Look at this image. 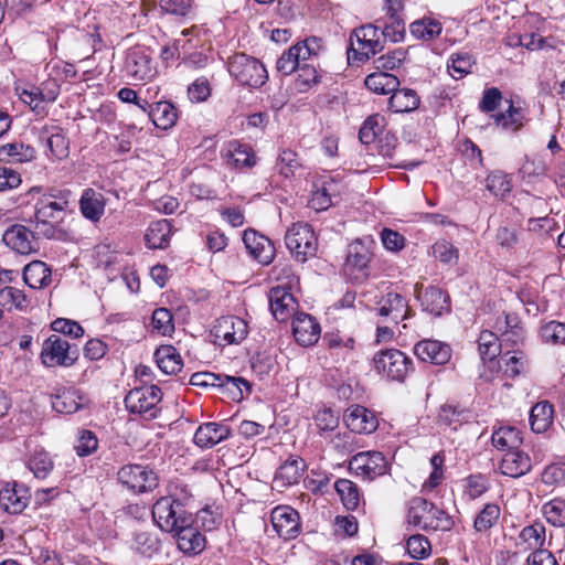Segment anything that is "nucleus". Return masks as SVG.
<instances>
[{
	"mask_svg": "<svg viewBox=\"0 0 565 565\" xmlns=\"http://www.w3.org/2000/svg\"><path fill=\"white\" fill-rule=\"evenodd\" d=\"M152 327L160 334L167 335L174 330L171 312L166 308H158L152 313Z\"/></svg>",
	"mask_w": 565,
	"mask_h": 565,
	"instance_id": "nucleus-64",
	"label": "nucleus"
},
{
	"mask_svg": "<svg viewBox=\"0 0 565 565\" xmlns=\"http://www.w3.org/2000/svg\"><path fill=\"white\" fill-rule=\"evenodd\" d=\"M407 525L423 531H450L455 521L450 514L426 499L416 497L409 501Z\"/></svg>",
	"mask_w": 565,
	"mask_h": 565,
	"instance_id": "nucleus-1",
	"label": "nucleus"
},
{
	"mask_svg": "<svg viewBox=\"0 0 565 565\" xmlns=\"http://www.w3.org/2000/svg\"><path fill=\"white\" fill-rule=\"evenodd\" d=\"M149 116L156 127L167 130L175 125L178 111L170 102H158L151 106Z\"/></svg>",
	"mask_w": 565,
	"mask_h": 565,
	"instance_id": "nucleus-38",
	"label": "nucleus"
},
{
	"mask_svg": "<svg viewBox=\"0 0 565 565\" xmlns=\"http://www.w3.org/2000/svg\"><path fill=\"white\" fill-rule=\"evenodd\" d=\"M124 72L132 82H149L156 77L157 67L145 51L132 49L126 55Z\"/></svg>",
	"mask_w": 565,
	"mask_h": 565,
	"instance_id": "nucleus-11",
	"label": "nucleus"
},
{
	"mask_svg": "<svg viewBox=\"0 0 565 565\" xmlns=\"http://www.w3.org/2000/svg\"><path fill=\"white\" fill-rule=\"evenodd\" d=\"M52 407L62 414H74L89 404L88 397L77 388L60 391L51 401Z\"/></svg>",
	"mask_w": 565,
	"mask_h": 565,
	"instance_id": "nucleus-22",
	"label": "nucleus"
},
{
	"mask_svg": "<svg viewBox=\"0 0 565 565\" xmlns=\"http://www.w3.org/2000/svg\"><path fill=\"white\" fill-rule=\"evenodd\" d=\"M180 551L184 554H199L204 550L205 539L192 526V518L188 516L183 524H180L173 532Z\"/></svg>",
	"mask_w": 565,
	"mask_h": 565,
	"instance_id": "nucleus-16",
	"label": "nucleus"
},
{
	"mask_svg": "<svg viewBox=\"0 0 565 565\" xmlns=\"http://www.w3.org/2000/svg\"><path fill=\"white\" fill-rule=\"evenodd\" d=\"M0 306L9 310L14 308L23 311L30 306V299H28L22 290L8 286L0 289Z\"/></svg>",
	"mask_w": 565,
	"mask_h": 565,
	"instance_id": "nucleus-46",
	"label": "nucleus"
},
{
	"mask_svg": "<svg viewBox=\"0 0 565 565\" xmlns=\"http://www.w3.org/2000/svg\"><path fill=\"white\" fill-rule=\"evenodd\" d=\"M221 156L231 169H249L257 163L253 148L239 140L228 141L222 149Z\"/></svg>",
	"mask_w": 565,
	"mask_h": 565,
	"instance_id": "nucleus-13",
	"label": "nucleus"
},
{
	"mask_svg": "<svg viewBox=\"0 0 565 565\" xmlns=\"http://www.w3.org/2000/svg\"><path fill=\"white\" fill-rule=\"evenodd\" d=\"M503 343L494 332L483 330L478 340V350L481 359L483 361L494 360L500 354Z\"/></svg>",
	"mask_w": 565,
	"mask_h": 565,
	"instance_id": "nucleus-43",
	"label": "nucleus"
},
{
	"mask_svg": "<svg viewBox=\"0 0 565 565\" xmlns=\"http://www.w3.org/2000/svg\"><path fill=\"white\" fill-rule=\"evenodd\" d=\"M305 469L300 458H289L277 470L274 482L277 487H288L297 483Z\"/></svg>",
	"mask_w": 565,
	"mask_h": 565,
	"instance_id": "nucleus-33",
	"label": "nucleus"
},
{
	"mask_svg": "<svg viewBox=\"0 0 565 565\" xmlns=\"http://www.w3.org/2000/svg\"><path fill=\"white\" fill-rule=\"evenodd\" d=\"M188 516L191 514L184 511L180 499L172 497H161L152 507L153 521L166 532L172 533Z\"/></svg>",
	"mask_w": 565,
	"mask_h": 565,
	"instance_id": "nucleus-6",
	"label": "nucleus"
},
{
	"mask_svg": "<svg viewBox=\"0 0 565 565\" xmlns=\"http://www.w3.org/2000/svg\"><path fill=\"white\" fill-rule=\"evenodd\" d=\"M131 548L142 556L152 557L160 550V540L156 533L138 531L134 535Z\"/></svg>",
	"mask_w": 565,
	"mask_h": 565,
	"instance_id": "nucleus-41",
	"label": "nucleus"
},
{
	"mask_svg": "<svg viewBox=\"0 0 565 565\" xmlns=\"http://www.w3.org/2000/svg\"><path fill=\"white\" fill-rule=\"evenodd\" d=\"M285 243L292 257L306 263L317 252V237L308 223H294L286 232Z\"/></svg>",
	"mask_w": 565,
	"mask_h": 565,
	"instance_id": "nucleus-2",
	"label": "nucleus"
},
{
	"mask_svg": "<svg viewBox=\"0 0 565 565\" xmlns=\"http://www.w3.org/2000/svg\"><path fill=\"white\" fill-rule=\"evenodd\" d=\"M408 313L409 308L406 300L396 292L387 294L379 308L380 316L390 317L395 323H398L399 320L407 319Z\"/></svg>",
	"mask_w": 565,
	"mask_h": 565,
	"instance_id": "nucleus-31",
	"label": "nucleus"
},
{
	"mask_svg": "<svg viewBox=\"0 0 565 565\" xmlns=\"http://www.w3.org/2000/svg\"><path fill=\"white\" fill-rule=\"evenodd\" d=\"M443 31L441 23L437 20L424 18L411 24V34L416 39L431 41Z\"/></svg>",
	"mask_w": 565,
	"mask_h": 565,
	"instance_id": "nucleus-45",
	"label": "nucleus"
},
{
	"mask_svg": "<svg viewBox=\"0 0 565 565\" xmlns=\"http://www.w3.org/2000/svg\"><path fill=\"white\" fill-rule=\"evenodd\" d=\"M500 515L501 510L497 503L486 504L475 519V530L477 532H487L498 523Z\"/></svg>",
	"mask_w": 565,
	"mask_h": 565,
	"instance_id": "nucleus-48",
	"label": "nucleus"
},
{
	"mask_svg": "<svg viewBox=\"0 0 565 565\" xmlns=\"http://www.w3.org/2000/svg\"><path fill=\"white\" fill-rule=\"evenodd\" d=\"M105 205L106 201L100 192L94 189L84 190L79 200V209L85 218L98 222L104 215Z\"/></svg>",
	"mask_w": 565,
	"mask_h": 565,
	"instance_id": "nucleus-30",
	"label": "nucleus"
},
{
	"mask_svg": "<svg viewBox=\"0 0 565 565\" xmlns=\"http://www.w3.org/2000/svg\"><path fill=\"white\" fill-rule=\"evenodd\" d=\"M295 52L296 58L299 61V65L302 66L307 64L306 62L310 60L312 56L318 55L321 49V40L311 36L306 39L303 42H299L291 46Z\"/></svg>",
	"mask_w": 565,
	"mask_h": 565,
	"instance_id": "nucleus-53",
	"label": "nucleus"
},
{
	"mask_svg": "<svg viewBox=\"0 0 565 565\" xmlns=\"http://www.w3.org/2000/svg\"><path fill=\"white\" fill-rule=\"evenodd\" d=\"M301 168V162L298 159L296 151L291 149H281L278 153L275 170L285 179L295 177L296 172Z\"/></svg>",
	"mask_w": 565,
	"mask_h": 565,
	"instance_id": "nucleus-42",
	"label": "nucleus"
},
{
	"mask_svg": "<svg viewBox=\"0 0 565 565\" xmlns=\"http://www.w3.org/2000/svg\"><path fill=\"white\" fill-rule=\"evenodd\" d=\"M70 191L44 193L38 199V216L57 220L68 205Z\"/></svg>",
	"mask_w": 565,
	"mask_h": 565,
	"instance_id": "nucleus-28",
	"label": "nucleus"
},
{
	"mask_svg": "<svg viewBox=\"0 0 565 565\" xmlns=\"http://www.w3.org/2000/svg\"><path fill=\"white\" fill-rule=\"evenodd\" d=\"M554 409L547 402L534 405L530 413V424L534 433H544L553 423Z\"/></svg>",
	"mask_w": 565,
	"mask_h": 565,
	"instance_id": "nucleus-40",
	"label": "nucleus"
},
{
	"mask_svg": "<svg viewBox=\"0 0 565 565\" xmlns=\"http://www.w3.org/2000/svg\"><path fill=\"white\" fill-rule=\"evenodd\" d=\"M546 541V530L544 524L536 522L523 527L515 542L520 552L543 551Z\"/></svg>",
	"mask_w": 565,
	"mask_h": 565,
	"instance_id": "nucleus-26",
	"label": "nucleus"
},
{
	"mask_svg": "<svg viewBox=\"0 0 565 565\" xmlns=\"http://www.w3.org/2000/svg\"><path fill=\"white\" fill-rule=\"evenodd\" d=\"M320 83V75L316 67L310 64H303L298 68L296 78V88L300 93H306Z\"/></svg>",
	"mask_w": 565,
	"mask_h": 565,
	"instance_id": "nucleus-56",
	"label": "nucleus"
},
{
	"mask_svg": "<svg viewBox=\"0 0 565 565\" xmlns=\"http://www.w3.org/2000/svg\"><path fill=\"white\" fill-rule=\"evenodd\" d=\"M158 367L168 375L177 374L183 367V361L178 350L172 345H160L154 352Z\"/></svg>",
	"mask_w": 565,
	"mask_h": 565,
	"instance_id": "nucleus-32",
	"label": "nucleus"
},
{
	"mask_svg": "<svg viewBox=\"0 0 565 565\" xmlns=\"http://www.w3.org/2000/svg\"><path fill=\"white\" fill-rule=\"evenodd\" d=\"M97 447L98 439L93 431L81 430L78 433V438L74 448L79 457H85L93 454L94 451H96Z\"/></svg>",
	"mask_w": 565,
	"mask_h": 565,
	"instance_id": "nucleus-63",
	"label": "nucleus"
},
{
	"mask_svg": "<svg viewBox=\"0 0 565 565\" xmlns=\"http://www.w3.org/2000/svg\"><path fill=\"white\" fill-rule=\"evenodd\" d=\"M269 307L273 316L278 321H286L296 308L294 294L282 287H273L268 296Z\"/></svg>",
	"mask_w": 565,
	"mask_h": 565,
	"instance_id": "nucleus-24",
	"label": "nucleus"
},
{
	"mask_svg": "<svg viewBox=\"0 0 565 565\" xmlns=\"http://www.w3.org/2000/svg\"><path fill=\"white\" fill-rule=\"evenodd\" d=\"M486 188L493 195L504 198L511 191L512 184L508 174L493 171L486 179Z\"/></svg>",
	"mask_w": 565,
	"mask_h": 565,
	"instance_id": "nucleus-52",
	"label": "nucleus"
},
{
	"mask_svg": "<svg viewBox=\"0 0 565 565\" xmlns=\"http://www.w3.org/2000/svg\"><path fill=\"white\" fill-rule=\"evenodd\" d=\"M419 106V97L417 93L409 88H403L392 92L388 99V108L393 113H411Z\"/></svg>",
	"mask_w": 565,
	"mask_h": 565,
	"instance_id": "nucleus-36",
	"label": "nucleus"
},
{
	"mask_svg": "<svg viewBox=\"0 0 565 565\" xmlns=\"http://www.w3.org/2000/svg\"><path fill=\"white\" fill-rule=\"evenodd\" d=\"M34 238V233L21 224L12 225L2 236V241L8 247L22 255H28L33 250Z\"/></svg>",
	"mask_w": 565,
	"mask_h": 565,
	"instance_id": "nucleus-25",
	"label": "nucleus"
},
{
	"mask_svg": "<svg viewBox=\"0 0 565 565\" xmlns=\"http://www.w3.org/2000/svg\"><path fill=\"white\" fill-rule=\"evenodd\" d=\"M292 332L300 345L310 347L320 339L321 328L313 317L301 312L292 320Z\"/></svg>",
	"mask_w": 565,
	"mask_h": 565,
	"instance_id": "nucleus-20",
	"label": "nucleus"
},
{
	"mask_svg": "<svg viewBox=\"0 0 565 565\" xmlns=\"http://www.w3.org/2000/svg\"><path fill=\"white\" fill-rule=\"evenodd\" d=\"M328 350L337 361L347 360L354 349V339L351 337H342L339 333H327L323 338Z\"/></svg>",
	"mask_w": 565,
	"mask_h": 565,
	"instance_id": "nucleus-39",
	"label": "nucleus"
},
{
	"mask_svg": "<svg viewBox=\"0 0 565 565\" xmlns=\"http://www.w3.org/2000/svg\"><path fill=\"white\" fill-rule=\"evenodd\" d=\"M364 84L367 89L375 94H392L399 86L398 78L387 72H374L365 77Z\"/></svg>",
	"mask_w": 565,
	"mask_h": 565,
	"instance_id": "nucleus-37",
	"label": "nucleus"
},
{
	"mask_svg": "<svg viewBox=\"0 0 565 565\" xmlns=\"http://www.w3.org/2000/svg\"><path fill=\"white\" fill-rule=\"evenodd\" d=\"M475 65V60L469 53L452 54L448 64L449 74L459 79L469 74Z\"/></svg>",
	"mask_w": 565,
	"mask_h": 565,
	"instance_id": "nucleus-54",
	"label": "nucleus"
},
{
	"mask_svg": "<svg viewBox=\"0 0 565 565\" xmlns=\"http://www.w3.org/2000/svg\"><path fill=\"white\" fill-rule=\"evenodd\" d=\"M211 90L210 81L201 76L189 85L188 96L192 103H203L210 97Z\"/></svg>",
	"mask_w": 565,
	"mask_h": 565,
	"instance_id": "nucleus-62",
	"label": "nucleus"
},
{
	"mask_svg": "<svg viewBox=\"0 0 565 565\" xmlns=\"http://www.w3.org/2000/svg\"><path fill=\"white\" fill-rule=\"evenodd\" d=\"M228 72L238 83L253 88L263 86L268 78L265 66L257 58L244 53L230 60Z\"/></svg>",
	"mask_w": 565,
	"mask_h": 565,
	"instance_id": "nucleus-3",
	"label": "nucleus"
},
{
	"mask_svg": "<svg viewBox=\"0 0 565 565\" xmlns=\"http://www.w3.org/2000/svg\"><path fill=\"white\" fill-rule=\"evenodd\" d=\"M172 233L168 220L152 222L145 234V241L150 248H166L169 245Z\"/></svg>",
	"mask_w": 565,
	"mask_h": 565,
	"instance_id": "nucleus-34",
	"label": "nucleus"
},
{
	"mask_svg": "<svg viewBox=\"0 0 565 565\" xmlns=\"http://www.w3.org/2000/svg\"><path fill=\"white\" fill-rule=\"evenodd\" d=\"M220 388L225 390L228 395L236 401L243 398L244 391H249V384L243 377H234L228 375H221Z\"/></svg>",
	"mask_w": 565,
	"mask_h": 565,
	"instance_id": "nucleus-58",
	"label": "nucleus"
},
{
	"mask_svg": "<svg viewBox=\"0 0 565 565\" xmlns=\"http://www.w3.org/2000/svg\"><path fill=\"white\" fill-rule=\"evenodd\" d=\"M497 126L505 130L515 131L522 126V114L512 104L505 113L492 116Z\"/></svg>",
	"mask_w": 565,
	"mask_h": 565,
	"instance_id": "nucleus-57",
	"label": "nucleus"
},
{
	"mask_svg": "<svg viewBox=\"0 0 565 565\" xmlns=\"http://www.w3.org/2000/svg\"><path fill=\"white\" fill-rule=\"evenodd\" d=\"M344 423L351 431L358 434H371L377 428L375 415L361 405H354L347 409Z\"/></svg>",
	"mask_w": 565,
	"mask_h": 565,
	"instance_id": "nucleus-21",
	"label": "nucleus"
},
{
	"mask_svg": "<svg viewBox=\"0 0 565 565\" xmlns=\"http://www.w3.org/2000/svg\"><path fill=\"white\" fill-rule=\"evenodd\" d=\"M231 429L227 425L218 423H205L198 427L194 434V443L200 448H212L218 443L227 439Z\"/></svg>",
	"mask_w": 565,
	"mask_h": 565,
	"instance_id": "nucleus-29",
	"label": "nucleus"
},
{
	"mask_svg": "<svg viewBox=\"0 0 565 565\" xmlns=\"http://www.w3.org/2000/svg\"><path fill=\"white\" fill-rule=\"evenodd\" d=\"M500 363L505 375L515 377L523 371L526 358L522 351H508L501 356Z\"/></svg>",
	"mask_w": 565,
	"mask_h": 565,
	"instance_id": "nucleus-50",
	"label": "nucleus"
},
{
	"mask_svg": "<svg viewBox=\"0 0 565 565\" xmlns=\"http://www.w3.org/2000/svg\"><path fill=\"white\" fill-rule=\"evenodd\" d=\"M49 218L38 216V234L49 239L65 241L67 233L60 225L61 217L54 220L55 222H50Z\"/></svg>",
	"mask_w": 565,
	"mask_h": 565,
	"instance_id": "nucleus-59",
	"label": "nucleus"
},
{
	"mask_svg": "<svg viewBox=\"0 0 565 565\" xmlns=\"http://www.w3.org/2000/svg\"><path fill=\"white\" fill-rule=\"evenodd\" d=\"M384 34L375 25H362L354 30L351 36V49L353 57L359 61H366L381 52L384 47Z\"/></svg>",
	"mask_w": 565,
	"mask_h": 565,
	"instance_id": "nucleus-4",
	"label": "nucleus"
},
{
	"mask_svg": "<svg viewBox=\"0 0 565 565\" xmlns=\"http://www.w3.org/2000/svg\"><path fill=\"white\" fill-rule=\"evenodd\" d=\"M119 481L135 492H147L158 486L157 475L141 465H127L118 471Z\"/></svg>",
	"mask_w": 565,
	"mask_h": 565,
	"instance_id": "nucleus-10",
	"label": "nucleus"
},
{
	"mask_svg": "<svg viewBox=\"0 0 565 565\" xmlns=\"http://www.w3.org/2000/svg\"><path fill=\"white\" fill-rule=\"evenodd\" d=\"M384 127V118L379 114L369 116L363 122L360 131L359 138L362 143L370 145L372 143L376 137L382 132Z\"/></svg>",
	"mask_w": 565,
	"mask_h": 565,
	"instance_id": "nucleus-51",
	"label": "nucleus"
},
{
	"mask_svg": "<svg viewBox=\"0 0 565 565\" xmlns=\"http://www.w3.org/2000/svg\"><path fill=\"white\" fill-rule=\"evenodd\" d=\"M371 259L369 248L360 241L349 245L348 255L344 263L345 274L353 280H363L366 278V268Z\"/></svg>",
	"mask_w": 565,
	"mask_h": 565,
	"instance_id": "nucleus-14",
	"label": "nucleus"
},
{
	"mask_svg": "<svg viewBox=\"0 0 565 565\" xmlns=\"http://www.w3.org/2000/svg\"><path fill=\"white\" fill-rule=\"evenodd\" d=\"M414 353L416 356L435 365H444L451 358V348L437 340H423L415 344Z\"/></svg>",
	"mask_w": 565,
	"mask_h": 565,
	"instance_id": "nucleus-19",
	"label": "nucleus"
},
{
	"mask_svg": "<svg viewBox=\"0 0 565 565\" xmlns=\"http://www.w3.org/2000/svg\"><path fill=\"white\" fill-rule=\"evenodd\" d=\"M30 500V490L18 482L7 483L0 490L1 508L12 514L21 513Z\"/></svg>",
	"mask_w": 565,
	"mask_h": 565,
	"instance_id": "nucleus-18",
	"label": "nucleus"
},
{
	"mask_svg": "<svg viewBox=\"0 0 565 565\" xmlns=\"http://www.w3.org/2000/svg\"><path fill=\"white\" fill-rule=\"evenodd\" d=\"M542 513L550 524L565 526V499L555 498L544 503Z\"/></svg>",
	"mask_w": 565,
	"mask_h": 565,
	"instance_id": "nucleus-49",
	"label": "nucleus"
},
{
	"mask_svg": "<svg viewBox=\"0 0 565 565\" xmlns=\"http://www.w3.org/2000/svg\"><path fill=\"white\" fill-rule=\"evenodd\" d=\"M408 555L414 559H423L430 555L431 545L423 534H414L406 542Z\"/></svg>",
	"mask_w": 565,
	"mask_h": 565,
	"instance_id": "nucleus-55",
	"label": "nucleus"
},
{
	"mask_svg": "<svg viewBox=\"0 0 565 565\" xmlns=\"http://www.w3.org/2000/svg\"><path fill=\"white\" fill-rule=\"evenodd\" d=\"M243 242L248 253L260 264L268 265L275 257V247L271 241L254 230H246Z\"/></svg>",
	"mask_w": 565,
	"mask_h": 565,
	"instance_id": "nucleus-17",
	"label": "nucleus"
},
{
	"mask_svg": "<svg viewBox=\"0 0 565 565\" xmlns=\"http://www.w3.org/2000/svg\"><path fill=\"white\" fill-rule=\"evenodd\" d=\"M375 369L392 381L403 382L412 371L413 362L402 351L388 349L374 358Z\"/></svg>",
	"mask_w": 565,
	"mask_h": 565,
	"instance_id": "nucleus-7",
	"label": "nucleus"
},
{
	"mask_svg": "<svg viewBox=\"0 0 565 565\" xmlns=\"http://www.w3.org/2000/svg\"><path fill=\"white\" fill-rule=\"evenodd\" d=\"M349 469L358 477L373 480L386 472L387 461L379 451H362L350 459Z\"/></svg>",
	"mask_w": 565,
	"mask_h": 565,
	"instance_id": "nucleus-9",
	"label": "nucleus"
},
{
	"mask_svg": "<svg viewBox=\"0 0 565 565\" xmlns=\"http://www.w3.org/2000/svg\"><path fill=\"white\" fill-rule=\"evenodd\" d=\"M499 468L502 475L519 478L531 470L532 461L525 451L518 448L503 454Z\"/></svg>",
	"mask_w": 565,
	"mask_h": 565,
	"instance_id": "nucleus-23",
	"label": "nucleus"
},
{
	"mask_svg": "<svg viewBox=\"0 0 565 565\" xmlns=\"http://www.w3.org/2000/svg\"><path fill=\"white\" fill-rule=\"evenodd\" d=\"M342 504L348 510H355L360 502V492L355 483L348 479H339L334 484Z\"/></svg>",
	"mask_w": 565,
	"mask_h": 565,
	"instance_id": "nucleus-47",
	"label": "nucleus"
},
{
	"mask_svg": "<svg viewBox=\"0 0 565 565\" xmlns=\"http://www.w3.org/2000/svg\"><path fill=\"white\" fill-rule=\"evenodd\" d=\"M77 359L78 349L60 335L53 334L42 344L41 361L45 366L70 367Z\"/></svg>",
	"mask_w": 565,
	"mask_h": 565,
	"instance_id": "nucleus-5",
	"label": "nucleus"
},
{
	"mask_svg": "<svg viewBox=\"0 0 565 565\" xmlns=\"http://www.w3.org/2000/svg\"><path fill=\"white\" fill-rule=\"evenodd\" d=\"M541 337L544 342L551 344L565 343V323L551 321L541 328Z\"/></svg>",
	"mask_w": 565,
	"mask_h": 565,
	"instance_id": "nucleus-61",
	"label": "nucleus"
},
{
	"mask_svg": "<svg viewBox=\"0 0 565 565\" xmlns=\"http://www.w3.org/2000/svg\"><path fill=\"white\" fill-rule=\"evenodd\" d=\"M519 320L516 316L504 315L499 317L493 324V328L501 333L503 342L518 343L522 337L521 328H519Z\"/></svg>",
	"mask_w": 565,
	"mask_h": 565,
	"instance_id": "nucleus-44",
	"label": "nucleus"
},
{
	"mask_svg": "<svg viewBox=\"0 0 565 565\" xmlns=\"http://www.w3.org/2000/svg\"><path fill=\"white\" fill-rule=\"evenodd\" d=\"M492 445L503 454L521 447L523 439L519 429L514 427H500L492 434Z\"/></svg>",
	"mask_w": 565,
	"mask_h": 565,
	"instance_id": "nucleus-35",
	"label": "nucleus"
},
{
	"mask_svg": "<svg viewBox=\"0 0 565 565\" xmlns=\"http://www.w3.org/2000/svg\"><path fill=\"white\" fill-rule=\"evenodd\" d=\"M271 524L277 534L285 539H295L300 530L299 514L289 505H279L271 511Z\"/></svg>",
	"mask_w": 565,
	"mask_h": 565,
	"instance_id": "nucleus-15",
	"label": "nucleus"
},
{
	"mask_svg": "<svg viewBox=\"0 0 565 565\" xmlns=\"http://www.w3.org/2000/svg\"><path fill=\"white\" fill-rule=\"evenodd\" d=\"M274 273L276 274V280L278 281L276 287H282L285 290L292 294L295 290L299 289V277L290 266H276L274 267Z\"/></svg>",
	"mask_w": 565,
	"mask_h": 565,
	"instance_id": "nucleus-60",
	"label": "nucleus"
},
{
	"mask_svg": "<svg viewBox=\"0 0 565 565\" xmlns=\"http://www.w3.org/2000/svg\"><path fill=\"white\" fill-rule=\"evenodd\" d=\"M248 333L245 320L235 316H226L216 320L213 327L215 341L220 344H232L243 341Z\"/></svg>",
	"mask_w": 565,
	"mask_h": 565,
	"instance_id": "nucleus-12",
	"label": "nucleus"
},
{
	"mask_svg": "<svg viewBox=\"0 0 565 565\" xmlns=\"http://www.w3.org/2000/svg\"><path fill=\"white\" fill-rule=\"evenodd\" d=\"M162 393L158 386H143L131 390L125 397L126 408L135 414L156 416V407L161 401Z\"/></svg>",
	"mask_w": 565,
	"mask_h": 565,
	"instance_id": "nucleus-8",
	"label": "nucleus"
},
{
	"mask_svg": "<svg viewBox=\"0 0 565 565\" xmlns=\"http://www.w3.org/2000/svg\"><path fill=\"white\" fill-rule=\"evenodd\" d=\"M420 288L422 286L416 284L415 294L425 311L438 317L449 310L448 296L441 289L431 286L422 292Z\"/></svg>",
	"mask_w": 565,
	"mask_h": 565,
	"instance_id": "nucleus-27",
	"label": "nucleus"
}]
</instances>
